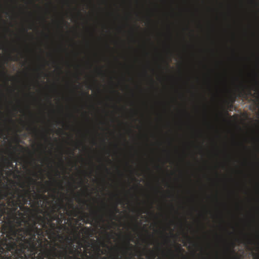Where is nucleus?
Returning a JSON list of instances; mask_svg holds the SVG:
<instances>
[{"instance_id": "nucleus-4", "label": "nucleus", "mask_w": 259, "mask_h": 259, "mask_svg": "<svg viewBox=\"0 0 259 259\" xmlns=\"http://www.w3.org/2000/svg\"><path fill=\"white\" fill-rule=\"evenodd\" d=\"M41 204V201L39 202L38 200H36L33 203V204L32 205V206H35L37 207V211L40 213H44L46 216L45 217L48 218V220H52L53 221H56L57 220H59V218H60V216H63V213L61 211H56V208H48V210L43 212L42 210L38 208V206L39 204Z\"/></svg>"}, {"instance_id": "nucleus-32", "label": "nucleus", "mask_w": 259, "mask_h": 259, "mask_svg": "<svg viewBox=\"0 0 259 259\" xmlns=\"http://www.w3.org/2000/svg\"><path fill=\"white\" fill-rule=\"evenodd\" d=\"M44 136L45 137V138H46V140L48 139V138L47 137L46 135H45Z\"/></svg>"}, {"instance_id": "nucleus-46", "label": "nucleus", "mask_w": 259, "mask_h": 259, "mask_svg": "<svg viewBox=\"0 0 259 259\" xmlns=\"http://www.w3.org/2000/svg\"><path fill=\"white\" fill-rule=\"evenodd\" d=\"M141 259H144V258H141Z\"/></svg>"}, {"instance_id": "nucleus-15", "label": "nucleus", "mask_w": 259, "mask_h": 259, "mask_svg": "<svg viewBox=\"0 0 259 259\" xmlns=\"http://www.w3.org/2000/svg\"><path fill=\"white\" fill-rule=\"evenodd\" d=\"M20 141L18 138H16L15 139V142L17 144V145L16 146L12 147V148L14 151H17V147H19L21 150H24L25 149V148L23 146L18 144L19 143Z\"/></svg>"}, {"instance_id": "nucleus-30", "label": "nucleus", "mask_w": 259, "mask_h": 259, "mask_svg": "<svg viewBox=\"0 0 259 259\" xmlns=\"http://www.w3.org/2000/svg\"><path fill=\"white\" fill-rule=\"evenodd\" d=\"M41 188L45 189V187L43 185H41Z\"/></svg>"}, {"instance_id": "nucleus-39", "label": "nucleus", "mask_w": 259, "mask_h": 259, "mask_svg": "<svg viewBox=\"0 0 259 259\" xmlns=\"http://www.w3.org/2000/svg\"><path fill=\"white\" fill-rule=\"evenodd\" d=\"M61 163H63V160L62 159H61Z\"/></svg>"}, {"instance_id": "nucleus-33", "label": "nucleus", "mask_w": 259, "mask_h": 259, "mask_svg": "<svg viewBox=\"0 0 259 259\" xmlns=\"http://www.w3.org/2000/svg\"><path fill=\"white\" fill-rule=\"evenodd\" d=\"M90 246V244L89 243H88V244L87 245V247H88Z\"/></svg>"}, {"instance_id": "nucleus-38", "label": "nucleus", "mask_w": 259, "mask_h": 259, "mask_svg": "<svg viewBox=\"0 0 259 259\" xmlns=\"http://www.w3.org/2000/svg\"><path fill=\"white\" fill-rule=\"evenodd\" d=\"M108 160L110 162H111V160H110V159H108Z\"/></svg>"}, {"instance_id": "nucleus-36", "label": "nucleus", "mask_w": 259, "mask_h": 259, "mask_svg": "<svg viewBox=\"0 0 259 259\" xmlns=\"http://www.w3.org/2000/svg\"><path fill=\"white\" fill-rule=\"evenodd\" d=\"M9 120H10V121H11V122H13V120H12L11 118H10V119H9Z\"/></svg>"}, {"instance_id": "nucleus-43", "label": "nucleus", "mask_w": 259, "mask_h": 259, "mask_svg": "<svg viewBox=\"0 0 259 259\" xmlns=\"http://www.w3.org/2000/svg\"><path fill=\"white\" fill-rule=\"evenodd\" d=\"M130 245L132 247H134L133 245Z\"/></svg>"}, {"instance_id": "nucleus-37", "label": "nucleus", "mask_w": 259, "mask_h": 259, "mask_svg": "<svg viewBox=\"0 0 259 259\" xmlns=\"http://www.w3.org/2000/svg\"><path fill=\"white\" fill-rule=\"evenodd\" d=\"M157 248V249H159H159H160V247L159 246H158Z\"/></svg>"}, {"instance_id": "nucleus-20", "label": "nucleus", "mask_w": 259, "mask_h": 259, "mask_svg": "<svg viewBox=\"0 0 259 259\" xmlns=\"http://www.w3.org/2000/svg\"><path fill=\"white\" fill-rule=\"evenodd\" d=\"M77 200L78 202H82L84 204H85L86 203L85 201L82 200V199H81L79 196L77 197Z\"/></svg>"}, {"instance_id": "nucleus-17", "label": "nucleus", "mask_w": 259, "mask_h": 259, "mask_svg": "<svg viewBox=\"0 0 259 259\" xmlns=\"http://www.w3.org/2000/svg\"><path fill=\"white\" fill-rule=\"evenodd\" d=\"M65 220V216H64V214H63V216H62V217L60 216V218H59V220H57L56 221L57 223L58 226L61 225L62 224L63 221Z\"/></svg>"}, {"instance_id": "nucleus-1", "label": "nucleus", "mask_w": 259, "mask_h": 259, "mask_svg": "<svg viewBox=\"0 0 259 259\" xmlns=\"http://www.w3.org/2000/svg\"><path fill=\"white\" fill-rule=\"evenodd\" d=\"M15 197L8 186L0 189V217L6 215L7 220L0 230V259H26L27 252L35 249L38 238L44 234L42 229L36 226L37 220L22 227L28 224L26 218L32 210L19 205Z\"/></svg>"}, {"instance_id": "nucleus-27", "label": "nucleus", "mask_w": 259, "mask_h": 259, "mask_svg": "<svg viewBox=\"0 0 259 259\" xmlns=\"http://www.w3.org/2000/svg\"><path fill=\"white\" fill-rule=\"evenodd\" d=\"M71 204H70V207H71V208H72V207H73V203H72V200H71Z\"/></svg>"}, {"instance_id": "nucleus-12", "label": "nucleus", "mask_w": 259, "mask_h": 259, "mask_svg": "<svg viewBox=\"0 0 259 259\" xmlns=\"http://www.w3.org/2000/svg\"><path fill=\"white\" fill-rule=\"evenodd\" d=\"M77 245L75 246V248L73 256L76 254H80L81 253V251H82V248H84V245L79 240L77 241Z\"/></svg>"}, {"instance_id": "nucleus-41", "label": "nucleus", "mask_w": 259, "mask_h": 259, "mask_svg": "<svg viewBox=\"0 0 259 259\" xmlns=\"http://www.w3.org/2000/svg\"><path fill=\"white\" fill-rule=\"evenodd\" d=\"M169 251H170V252H171V253H172V252H173L172 251V250H170V249L169 250Z\"/></svg>"}, {"instance_id": "nucleus-25", "label": "nucleus", "mask_w": 259, "mask_h": 259, "mask_svg": "<svg viewBox=\"0 0 259 259\" xmlns=\"http://www.w3.org/2000/svg\"><path fill=\"white\" fill-rule=\"evenodd\" d=\"M56 175L57 176H60V173H59V172L58 171V170H56Z\"/></svg>"}, {"instance_id": "nucleus-13", "label": "nucleus", "mask_w": 259, "mask_h": 259, "mask_svg": "<svg viewBox=\"0 0 259 259\" xmlns=\"http://www.w3.org/2000/svg\"><path fill=\"white\" fill-rule=\"evenodd\" d=\"M120 202L119 200L118 202L116 203L113 207V210H110L109 212V217L111 220L114 219L115 217V214L116 213L119 212V209L117 208V204Z\"/></svg>"}, {"instance_id": "nucleus-5", "label": "nucleus", "mask_w": 259, "mask_h": 259, "mask_svg": "<svg viewBox=\"0 0 259 259\" xmlns=\"http://www.w3.org/2000/svg\"><path fill=\"white\" fill-rule=\"evenodd\" d=\"M28 187L30 189L29 185ZM11 191L15 194V199L18 201L19 205H25L28 203V199L30 197V191L29 190L24 191L23 194L21 193L22 191L17 188H16L14 191H13L11 189Z\"/></svg>"}, {"instance_id": "nucleus-16", "label": "nucleus", "mask_w": 259, "mask_h": 259, "mask_svg": "<svg viewBox=\"0 0 259 259\" xmlns=\"http://www.w3.org/2000/svg\"><path fill=\"white\" fill-rule=\"evenodd\" d=\"M83 231V233H84L85 235H88V237H91L92 234L91 232V230L89 228L85 227L84 230H82Z\"/></svg>"}, {"instance_id": "nucleus-7", "label": "nucleus", "mask_w": 259, "mask_h": 259, "mask_svg": "<svg viewBox=\"0 0 259 259\" xmlns=\"http://www.w3.org/2000/svg\"><path fill=\"white\" fill-rule=\"evenodd\" d=\"M242 96L247 99L249 96H253L251 90L256 91V88L250 85H244L241 84Z\"/></svg>"}, {"instance_id": "nucleus-9", "label": "nucleus", "mask_w": 259, "mask_h": 259, "mask_svg": "<svg viewBox=\"0 0 259 259\" xmlns=\"http://www.w3.org/2000/svg\"><path fill=\"white\" fill-rule=\"evenodd\" d=\"M90 251L86 248L83 251H81L80 254H76L74 256L73 255L72 259H93L90 255Z\"/></svg>"}, {"instance_id": "nucleus-6", "label": "nucleus", "mask_w": 259, "mask_h": 259, "mask_svg": "<svg viewBox=\"0 0 259 259\" xmlns=\"http://www.w3.org/2000/svg\"><path fill=\"white\" fill-rule=\"evenodd\" d=\"M97 251H98V255L97 256L99 258L98 259H109L108 257L103 256L101 257L100 256L99 252L101 251L100 247H98L97 248ZM127 251L125 250L123 252V254L124 255V257L123 258L120 257L119 254L116 252L115 254L114 255H111L110 256V257L111 259H132L133 257V254L132 253H130L128 255H127Z\"/></svg>"}, {"instance_id": "nucleus-14", "label": "nucleus", "mask_w": 259, "mask_h": 259, "mask_svg": "<svg viewBox=\"0 0 259 259\" xmlns=\"http://www.w3.org/2000/svg\"><path fill=\"white\" fill-rule=\"evenodd\" d=\"M146 255L148 259H154L156 257V253L154 250L149 249L147 250Z\"/></svg>"}, {"instance_id": "nucleus-2", "label": "nucleus", "mask_w": 259, "mask_h": 259, "mask_svg": "<svg viewBox=\"0 0 259 259\" xmlns=\"http://www.w3.org/2000/svg\"><path fill=\"white\" fill-rule=\"evenodd\" d=\"M75 245L74 239L67 237L61 244L52 243L44 237L38 238L35 249L27 252L26 259H72Z\"/></svg>"}, {"instance_id": "nucleus-11", "label": "nucleus", "mask_w": 259, "mask_h": 259, "mask_svg": "<svg viewBox=\"0 0 259 259\" xmlns=\"http://www.w3.org/2000/svg\"><path fill=\"white\" fill-rule=\"evenodd\" d=\"M79 213H81L82 216L81 217V218L80 219L81 220L82 219V218H88L90 215L87 213H85L84 212H83V211H80V210H75V209H73V210H72L71 212H70V214H69V215H72L73 217H77L78 214Z\"/></svg>"}, {"instance_id": "nucleus-26", "label": "nucleus", "mask_w": 259, "mask_h": 259, "mask_svg": "<svg viewBox=\"0 0 259 259\" xmlns=\"http://www.w3.org/2000/svg\"><path fill=\"white\" fill-rule=\"evenodd\" d=\"M20 187L22 188H23L25 187V185L24 184H22L20 185Z\"/></svg>"}, {"instance_id": "nucleus-34", "label": "nucleus", "mask_w": 259, "mask_h": 259, "mask_svg": "<svg viewBox=\"0 0 259 259\" xmlns=\"http://www.w3.org/2000/svg\"><path fill=\"white\" fill-rule=\"evenodd\" d=\"M86 95H87V96L88 97H90V95H89V94L88 93H87V94H86Z\"/></svg>"}, {"instance_id": "nucleus-21", "label": "nucleus", "mask_w": 259, "mask_h": 259, "mask_svg": "<svg viewBox=\"0 0 259 259\" xmlns=\"http://www.w3.org/2000/svg\"><path fill=\"white\" fill-rule=\"evenodd\" d=\"M28 179H29V182H30L31 183L34 184V183H36V182L33 179H32L31 178H29Z\"/></svg>"}, {"instance_id": "nucleus-28", "label": "nucleus", "mask_w": 259, "mask_h": 259, "mask_svg": "<svg viewBox=\"0 0 259 259\" xmlns=\"http://www.w3.org/2000/svg\"><path fill=\"white\" fill-rule=\"evenodd\" d=\"M179 250H182L183 251H184V250L183 249H182L180 246L179 247Z\"/></svg>"}, {"instance_id": "nucleus-19", "label": "nucleus", "mask_w": 259, "mask_h": 259, "mask_svg": "<svg viewBox=\"0 0 259 259\" xmlns=\"http://www.w3.org/2000/svg\"><path fill=\"white\" fill-rule=\"evenodd\" d=\"M28 130H30L33 133L36 134L37 132V128L34 126V127H29L27 128Z\"/></svg>"}, {"instance_id": "nucleus-24", "label": "nucleus", "mask_w": 259, "mask_h": 259, "mask_svg": "<svg viewBox=\"0 0 259 259\" xmlns=\"http://www.w3.org/2000/svg\"><path fill=\"white\" fill-rule=\"evenodd\" d=\"M38 197L39 198H42V197H45L46 196H44V195H41V194H38Z\"/></svg>"}, {"instance_id": "nucleus-40", "label": "nucleus", "mask_w": 259, "mask_h": 259, "mask_svg": "<svg viewBox=\"0 0 259 259\" xmlns=\"http://www.w3.org/2000/svg\"><path fill=\"white\" fill-rule=\"evenodd\" d=\"M24 31H25V32H27V30H26V29H24Z\"/></svg>"}, {"instance_id": "nucleus-31", "label": "nucleus", "mask_w": 259, "mask_h": 259, "mask_svg": "<svg viewBox=\"0 0 259 259\" xmlns=\"http://www.w3.org/2000/svg\"><path fill=\"white\" fill-rule=\"evenodd\" d=\"M104 167H105V168L106 169V170L107 171H109V170H108V168L106 167V166H104Z\"/></svg>"}, {"instance_id": "nucleus-10", "label": "nucleus", "mask_w": 259, "mask_h": 259, "mask_svg": "<svg viewBox=\"0 0 259 259\" xmlns=\"http://www.w3.org/2000/svg\"><path fill=\"white\" fill-rule=\"evenodd\" d=\"M54 207L56 208V211H61V209H63L64 210L66 209V207L65 205H64L62 199H59V201L58 202H57L54 205H53L50 208Z\"/></svg>"}, {"instance_id": "nucleus-45", "label": "nucleus", "mask_w": 259, "mask_h": 259, "mask_svg": "<svg viewBox=\"0 0 259 259\" xmlns=\"http://www.w3.org/2000/svg\"><path fill=\"white\" fill-rule=\"evenodd\" d=\"M44 192H47V190L45 189V191H44Z\"/></svg>"}, {"instance_id": "nucleus-8", "label": "nucleus", "mask_w": 259, "mask_h": 259, "mask_svg": "<svg viewBox=\"0 0 259 259\" xmlns=\"http://www.w3.org/2000/svg\"><path fill=\"white\" fill-rule=\"evenodd\" d=\"M15 155L14 153H11L10 158H3L2 161L3 163L5 165H6V167L7 168L9 167H14V165L13 164V160L15 161Z\"/></svg>"}, {"instance_id": "nucleus-23", "label": "nucleus", "mask_w": 259, "mask_h": 259, "mask_svg": "<svg viewBox=\"0 0 259 259\" xmlns=\"http://www.w3.org/2000/svg\"><path fill=\"white\" fill-rule=\"evenodd\" d=\"M80 234L79 233V234H77L76 236H75V239H79L80 238Z\"/></svg>"}, {"instance_id": "nucleus-3", "label": "nucleus", "mask_w": 259, "mask_h": 259, "mask_svg": "<svg viewBox=\"0 0 259 259\" xmlns=\"http://www.w3.org/2000/svg\"><path fill=\"white\" fill-rule=\"evenodd\" d=\"M37 224L41 225V227L46 230L49 234V238L51 239L56 235L55 231L56 229H60V227L57 224L52 220L48 219V218L41 215H36Z\"/></svg>"}, {"instance_id": "nucleus-44", "label": "nucleus", "mask_w": 259, "mask_h": 259, "mask_svg": "<svg viewBox=\"0 0 259 259\" xmlns=\"http://www.w3.org/2000/svg\"><path fill=\"white\" fill-rule=\"evenodd\" d=\"M84 222L86 223H89L88 221Z\"/></svg>"}, {"instance_id": "nucleus-22", "label": "nucleus", "mask_w": 259, "mask_h": 259, "mask_svg": "<svg viewBox=\"0 0 259 259\" xmlns=\"http://www.w3.org/2000/svg\"><path fill=\"white\" fill-rule=\"evenodd\" d=\"M0 72L2 74H6V72L5 71V68L3 66V70H0Z\"/></svg>"}, {"instance_id": "nucleus-18", "label": "nucleus", "mask_w": 259, "mask_h": 259, "mask_svg": "<svg viewBox=\"0 0 259 259\" xmlns=\"http://www.w3.org/2000/svg\"><path fill=\"white\" fill-rule=\"evenodd\" d=\"M93 215H97L98 216V219L101 221H104V219H103V215H98L97 212L96 211H94L92 212V213Z\"/></svg>"}, {"instance_id": "nucleus-35", "label": "nucleus", "mask_w": 259, "mask_h": 259, "mask_svg": "<svg viewBox=\"0 0 259 259\" xmlns=\"http://www.w3.org/2000/svg\"><path fill=\"white\" fill-rule=\"evenodd\" d=\"M10 171V172L11 174H12V173H13V170H10V171Z\"/></svg>"}, {"instance_id": "nucleus-29", "label": "nucleus", "mask_w": 259, "mask_h": 259, "mask_svg": "<svg viewBox=\"0 0 259 259\" xmlns=\"http://www.w3.org/2000/svg\"><path fill=\"white\" fill-rule=\"evenodd\" d=\"M91 241L93 242V243H96V240H95L94 239H92Z\"/></svg>"}, {"instance_id": "nucleus-42", "label": "nucleus", "mask_w": 259, "mask_h": 259, "mask_svg": "<svg viewBox=\"0 0 259 259\" xmlns=\"http://www.w3.org/2000/svg\"><path fill=\"white\" fill-rule=\"evenodd\" d=\"M46 183H47V184H49V182H48V181H47V182H46Z\"/></svg>"}]
</instances>
